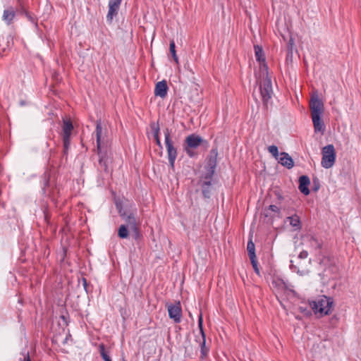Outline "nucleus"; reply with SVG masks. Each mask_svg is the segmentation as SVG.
Instances as JSON below:
<instances>
[{
    "label": "nucleus",
    "instance_id": "f257e3e1",
    "mask_svg": "<svg viewBox=\"0 0 361 361\" xmlns=\"http://www.w3.org/2000/svg\"><path fill=\"white\" fill-rule=\"evenodd\" d=\"M106 129L102 126L101 121L97 122L95 135L97 138V150L99 157V164L104 170L107 169L105 154L107 147Z\"/></svg>",
    "mask_w": 361,
    "mask_h": 361
},
{
    "label": "nucleus",
    "instance_id": "4be33fe9",
    "mask_svg": "<svg viewBox=\"0 0 361 361\" xmlns=\"http://www.w3.org/2000/svg\"><path fill=\"white\" fill-rule=\"evenodd\" d=\"M129 228L126 225H121L118 231V235L121 238H126L128 236Z\"/></svg>",
    "mask_w": 361,
    "mask_h": 361
},
{
    "label": "nucleus",
    "instance_id": "b1692460",
    "mask_svg": "<svg viewBox=\"0 0 361 361\" xmlns=\"http://www.w3.org/2000/svg\"><path fill=\"white\" fill-rule=\"evenodd\" d=\"M268 151L270 154H272L276 159L279 157V149L278 147L275 145H271L268 147Z\"/></svg>",
    "mask_w": 361,
    "mask_h": 361
},
{
    "label": "nucleus",
    "instance_id": "c85d7f7f",
    "mask_svg": "<svg viewBox=\"0 0 361 361\" xmlns=\"http://www.w3.org/2000/svg\"><path fill=\"white\" fill-rule=\"evenodd\" d=\"M100 354L104 361H111L110 357L105 353L104 347L102 345L100 347Z\"/></svg>",
    "mask_w": 361,
    "mask_h": 361
},
{
    "label": "nucleus",
    "instance_id": "393cba45",
    "mask_svg": "<svg viewBox=\"0 0 361 361\" xmlns=\"http://www.w3.org/2000/svg\"><path fill=\"white\" fill-rule=\"evenodd\" d=\"M269 211L272 212H275V213H279V209L277 206L276 205H270L269 207V208L267 209H264V214L266 216H268L270 215L269 214Z\"/></svg>",
    "mask_w": 361,
    "mask_h": 361
},
{
    "label": "nucleus",
    "instance_id": "cd10ccee",
    "mask_svg": "<svg viewBox=\"0 0 361 361\" xmlns=\"http://www.w3.org/2000/svg\"><path fill=\"white\" fill-rule=\"evenodd\" d=\"M152 128L153 130H154V139L156 140V142L157 144L159 145V146H161V142H160V140H159V128L158 126H156L154 124L152 126Z\"/></svg>",
    "mask_w": 361,
    "mask_h": 361
},
{
    "label": "nucleus",
    "instance_id": "9d476101",
    "mask_svg": "<svg viewBox=\"0 0 361 361\" xmlns=\"http://www.w3.org/2000/svg\"><path fill=\"white\" fill-rule=\"evenodd\" d=\"M169 317L176 323H179L181 319L182 310L179 302L167 305Z\"/></svg>",
    "mask_w": 361,
    "mask_h": 361
},
{
    "label": "nucleus",
    "instance_id": "2f4dec72",
    "mask_svg": "<svg viewBox=\"0 0 361 361\" xmlns=\"http://www.w3.org/2000/svg\"><path fill=\"white\" fill-rule=\"evenodd\" d=\"M26 16L28 17V18L32 20V18L28 15V13H26Z\"/></svg>",
    "mask_w": 361,
    "mask_h": 361
},
{
    "label": "nucleus",
    "instance_id": "6e6552de",
    "mask_svg": "<svg viewBox=\"0 0 361 361\" xmlns=\"http://www.w3.org/2000/svg\"><path fill=\"white\" fill-rule=\"evenodd\" d=\"M165 135V144L167 149L168 158L170 165L172 168L174 167L175 160L177 157V152L176 148L173 147L172 141L170 138V133L168 129L164 132Z\"/></svg>",
    "mask_w": 361,
    "mask_h": 361
},
{
    "label": "nucleus",
    "instance_id": "2eb2a0df",
    "mask_svg": "<svg viewBox=\"0 0 361 361\" xmlns=\"http://www.w3.org/2000/svg\"><path fill=\"white\" fill-rule=\"evenodd\" d=\"M123 219L126 221V226L129 228L130 231H135L137 230V220L135 218L134 214L133 212L130 214H122Z\"/></svg>",
    "mask_w": 361,
    "mask_h": 361
},
{
    "label": "nucleus",
    "instance_id": "39448f33",
    "mask_svg": "<svg viewBox=\"0 0 361 361\" xmlns=\"http://www.w3.org/2000/svg\"><path fill=\"white\" fill-rule=\"evenodd\" d=\"M322 158L321 164L325 169L331 168L336 161V151L333 145H328L322 149Z\"/></svg>",
    "mask_w": 361,
    "mask_h": 361
},
{
    "label": "nucleus",
    "instance_id": "6ab92c4d",
    "mask_svg": "<svg viewBox=\"0 0 361 361\" xmlns=\"http://www.w3.org/2000/svg\"><path fill=\"white\" fill-rule=\"evenodd\" d=\"M16 16L15 10L12 7H9L4 11L2 16V20L6 23V25H11Z\"/></svg>",
    "mask_w": 361,
    "mask_h": 361
},
{
    "label": "nucleus",
    "instance_id": "a211bd4d",
    "mask_svg": "<svg viewBox=\"0 0 361 361\" xmlns=\"http://www.w3.org/2000/svg\"><path fill=\"white\" fill-rule=\"evenodd\" d=\"M277 159L281 165L288 169H291L294 165L292 158L286 152H281Z\"/></svg>",
    "mask_w": 361,
    "mask_h": 361
},
{
    "label": "nucleus",
    "instance_id": "423d86ee",
    "mask_svg": "<svg viewBox=\"0 0 361 361\" xmlns=\"http://www.w3.org/2000/svg\"><path fill=\"white\" fill-rule=\"evenodd\" d=\"M198 327L200 331L195 336V342L198 344V347L201 349V356L204 357L207 355L209 348L206 346L205 334L203 331V319L202 314H200L198 318Z\"/></svg>",
    "mask_w": 361,
    "mask_h": 361
},
{
    "label": "nucleus",
    "instance_id": "412c9836",
    "mask_svg": "<svg viewBox=\"0 0 361 361\" xmlns=\"http://www.w3.org/2000/svg\"><path fill=\"white\" fill-rule=\"evenodd\" d=\"M286 221L289 222L290 225L293 227L295 230H299L301 227L300 218L296 214L287 217Z\"/></svg>",
    "mask_w": 361,
    "mask_h": 361
},
{
    "label": "nucleus",
    "instance_id": "aec40b11",
    "mask_svg": "<svg viewBox=\"0 0 361 361\" xmlns=\"http://www.w3.org/2000/svg\"><path fill=\"white\" fill-rule=\"evenodd\" d=\"M314 130L316 132H321L324 130V123L321 119V116H312Z\"/></svg>",
    "mask_w": 361,
    "mask_h": 361
},
{
    "label": "nucleus",
    "instance_id": "0eeeda50",
    "mask_svg": "<svg viewBox=\"0 0 361 361\" xmlns=\"http://www.w3.org/2000/svg\"><path fill=\"white\" fill-rule=\"evenodd\" d=\"M265 78L263 83L260 85V92L263 102L267 104L272 95V87L270 78L268 77V73H262Z\"/></svg>",
    "mask_w": 361,
    "mask_h": 361
},
{
    "label": "nucleus",
    "instance_id": "dca6fc26",
    "mask_svg": "<svg viewBox=\"0 0 361 361\" xmlns=\"http://www.w3.org/2000/svg\"><path fill=\"white\" fill-rule=\"evenodd\" d=\"M168 91V86L166 80L158 82L155 85L154 94L161 98L166 97Z\"/></svg>",
    "mask_w": 361,
    "mask_h": 361
},
{
    "label": "nucleus",
    "instance_id": "bb28decb",
    "mask_svg": "<svg viewBox=\"0 0 361 361\" xmlns=\"http://www.w3.org/2000/svg\"><path fill=\"white\" fill-rule=\"evenodd\" d=\"M210 186V182H204V184L202 185V192L204 194V196L205 197H209V188Z\"/></svg>",
    "mask_w": 361,
    "mask_h": 361
},
{
    "label": "nucleus",
    "instance_id": "9b49d317",
    "mask_svg": "<svg viewBox=\"0 0 361 361\" xmlns=\"http://www.w3.org/2000/svg\"><path fill=\"white\" fill-rule=\"evenodd\" d=\"M301 243L312 249L317 250L321 247L320 241L310 233L302 235Z\"/></svg>",
    "mask_w": 361,
    "mask_h": 361
},
{
    "label": "nucleus",
    "instance_id": "4468645a",
    "mask_svg": "<svg viewBox=\"0 0 361 361\" xmlns=\"http://www.w3.org/2000/svg\"><path fill=\"white\" fill-rule=\"evenodd\" d=\"M255 54L256 59L260 63V68L262 73H267V66L265 64V58L264 56V52L259 45L255 46Z\"/></svg>",
    "mask_w": 361,
    "mask_h": 361
},
{
    "label": "nucleus",
    "instance_id": "f03ea898",
    "mask_svg": "<svg viewBox=\"0 0 361 361\" xmlns=\"http://www.w3.org/2000/svg\"><path fill=\"white\" fill-rule=\"evenodd\" d=\"M308 252L302 250L295 259L290 260V267L293 271L303 276L310 272L311 259H307Z\"/></svg>",
    "mask_w": 361,
    "mask_h": 361
},
{
    "label": "nucleus",
    "instance_id": "7ed1b4c3",
    "mask_svg": "<svg viewBox=\"0 0 361 361\" xmlns=\"http://www.w3.org/2000/svg\"><path fill=\"white\" fill-rule=\"evenodd\" d=\"M310 305L315 314L324 316L331 313L334 302L331 298L322 295L315 300L310 302Z\"/></svg>",
    "mask_w": 361,
    "mask_h": 361
},
{
    "label": "nucleus",
    "instance_id": "7c9ffc66",
    "mask_svg": "<svg viewBox=\"0 0 361 361\" xmlns=\"http://www.w3.org/2000/svg\"><path fill=\"white\" fill-rule=\"evenodd\" d=\"M21 361H31L28 353L24 355L23 359Z\"/></svg>",
    "mask_w": 361,
    "mask_h": 361
},
{
    "label": "nucleus",
    "instance_id": "5701e85b",
    "mask_svg": "<svg viewBox=\"0 0 361 361\" xmlns=\"http://www.w3.org/2000/svg\"><path fill=\"white\" fill-rule=\"evenodd\" d=\"M247 250L249 254V257L250 258H256V255L255 253V245L252 241H249L247 246Z\"/></svg>",
    "mask_w": 361,
    "mask_h": 361
},
{
    "label": "nucleus",
    "instance_id": "ddd939ff",
    "mask_svg": "<svg viewBox=\"0 0 361 361\" xmlns=\"http://www.w3.org/2000/svg\"><path fill=\"white\" fill-rule=\"evenodd\" d=\"M121 1L122 0H109V11L106 15V20L109 23H111L114 17L118 14Z\"/></svg>",
    "mask_w": 361,
    "mask_h": 361
},
{
    "label": "nucleus",
    "instance_id": "f8f14e48",
    "mask_svg": "<svg viewBox=\"0 0 361 361\" xmlns=\"http://www.w3.org/2000/svg\"><path fill=\"white\" fill-rule=\"evenodd\" d=\"M73 129V124L70 120L64 119L63 125V145L66 149L70 142V137Z\"/></svg>",
    "mask_w": 361,
    "mask_h": 361
},
{
    "label": "nucleus",
    "instance_id": "f3484780",
    "mask_svg": "<svg viewBox=\"0 0 361 361\" xmlns=\"http://www.w3.org/2000/svg\"><path fill=\"white\" fill-rule=\"evenodd\" d=\"M310 180L307 176H302L299 178V190L305 195L310 194L309 185Z\"/></svg>",
    "mask_w": 361,
    "mask_h": 361
},
{
    "label": "nucleus",
    "instance_id": "c756f323",
    "mask_svg": "<svg viewBox=\"0 0 361 361\" xmlns=\"http://www.w3.org/2000/svg\"><path fill=\"white\" fill-rule=\"evenodd\" d=\"M250 261H251V263L252 264V267L255 269V271L257 274H259V269H258V267H257V261H256V258H250Z\"/></svg>",
    "mask_w": 361,
    "mask_h": 361
},
{
    "label": "nucleus",
    "instance_id": "473e14b6",
    "mask_svg": "<svg viewBox=\"0 0 361 361\" xmlns=\"http://www.w3.org/2000/svg\"><path fill=\"white\" fill-rule=\"evenodd\" d=\"M185 351L186 353H188L189 351V350L188 349V348H185Z\"/></svg>",
    "mask_w": 361,
    "mask_h": 361
},
{
    "label": "nucleus",
    "instance_id": "1a4fd4ad",
    "mask_svg": "<svg viewBox=\"0 0 361 361\" xmlns=\"http://www.w3.org/2000/svg\"><path fill=\"white\" fill-rule=\"evenodd\" d=\"M311 116H321L324 112V104L317 95H313L310 102Z\"/></svg>",
    "mask_w": 361,
    "mask_h": 361
},
{
    "label": "nucleus",
    "instance_id": "a878e982",
    "mask_svg": "<svg viewBox=\"0 0 361 361\" xmlns=\"http://www.w3.org/2000/svg\"><path fill=\"white\" fill-rule=\"evenodd\" d=\"M175 47H176L175 42L173 41H171L170 42V47H169L170 52L171 53L172 56H173L174 61L176 62H178V57H177L176 54Z\"/></svg>",
    "mask_w": 361,
    "mask_h": 361
},
{
    "label": "nucleus",
    "instance_id": "20e7f679",
    "mask_svg": "<svg viewBox=\"0 0 361 361\" xmlns=\"http://www.w3.org/2000/svg\"><path fill=\"white\" fill-rule=\"evenodd\" d=\"M204 144H207V142L200 136L191 134L185 138L184 149L189 157H193L197 154L196 149L197 147Z\"/></svg>",
    "mask_w": 361,
    "mask_h": 361
}]
</instances>
